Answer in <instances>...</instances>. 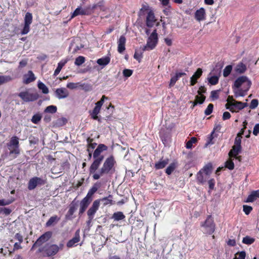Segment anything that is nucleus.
<instances>
[{"label": "nucleus", "instance_id": "e2e57ef3", "mask_svg": "<svg viewBox=\"0 0 259 259\" xmlns=\"http://www.w3.org/2000/svg\"><path fill=\"white\" fill-rule=\"evenodd\" d=\"M78 85H79V82H77V83L69 82L67 84L66 87L68 89L73 90V89L78 88Z\"/></svg>", "mask_w": 259, "mask_h": 259}, {"label": "nucleus", "instance_id": "7ed1b4c3", "mask_svg": "<svg viewBox=\"0 0 259 259\" xmlns=\"http://www.w3.org/2000/svg\"><path fill=\"white\" fill-rule=\"evenodd\" d=\"M158 42V35L156 30L155 29L147 39L146 45L143 47V51H149L153 50Z\"/></svg>", "mask_w": 259, "mask_h": 259}, {"label": "nucleus", "instance_id": "774afa93", "mask_svg": "<svg viewBox=\"0 0 259 259\" xmlns=\"http://www.w3.org/2000/svg\"><path fill=\"white\" fill-rule=\"evenodd\" d=\"M12 212V210L9 208H2L0 209V213H3L5 215H9Z\"/></svg>", "mask_w": 259, "mask_h": 259}, {"label": "nucleus", "instance_id": "a211bd4d", "mask_svg": "<svg viewBox=\"0 0 259 259\" xmlns=\"http://www.w3.org/2000/svg\"><path fill=\"white\" fill-rule=\"evenodd\" d=\"M100 205V200H96L94 201L92 206L89 209L87 212V214L88 216L94 215L97 210L98 209Z\"/></svg>", "mask_w": 259, "mask_h": 259}, {"label": "nucleus", "instance_id": "a19ab883", "mask_svg": "<svg viewBox=\"0 0 259 259\" xmlns=\"http://www.w3.org/2000/svg\"><path fill=\"white\" fill-rule=\"evenodd\" d=\"M100 107L95 106L92 111H90V115L93 119H97V115L100 113Z\"/></svg>", "mask_w": 259, "mask_h": 259}, {"label": "nucleus", "instance_id": "0eeeda50", "mask_svg": "<svg viewBox=\"0 0 259 259\" xmlns=\"http://www.w3.org/2000/svg\"><path fill=\"white\" fill-rule=\"evenodd\" d=\"M201 226L205 228L206 233L208 234H212L215 231V224L211 215L207 217L204 224Z\"/></svg>", "mask_w": 259, "mask_h": 259}, {"label": "nucleus", "instance_id": "39448f33", "mask_svg": "<svg viewBox=\"0 0 259 259\" xmlns=\"http://www.w3.org/2000/svg\"><path fill=\"white\" fill-rule=\"evenodd\" d=\"M223 67V63L218 62L216 64L215 68L212 71L214 75L208 78V82L211 85H215L218 83L219 77L218 76L217 74H218L219 75H220Z\"/></svg>", "mask_w": 259, "mask_h": 259}, {"label": "nucleus", "instance_id": "37998d69", "mask_svg": "<svg viewBox=\"0 0 259 259\" xmlns=\"http://www.w3.org/2000/svg\"><path fill=\"white\" fill-rule=\"evenodd\" d=\"M12 80L9 75H0V85L11 81Z\"/></svg>", "mask_w": 259, "mask_h": 259}, {"label": "nucleus", "instance_id": "0e129e2a", "mask_svg": "<svg viewBox=\"0 0 259 259\" xmlns=\"http://www.w3.org/2000/svg\"><path fill=\"white\" fill-rule=\"evenodd\" d=\"M133 74V70L128 69H125L123 70V75L124 77H128Z\"/></svg>", "mask_w": 259, "mask_h": 259}, {"label": "nucleus", "instance_id": "ddd939ff", "mask_svg": "<svg viewBox=\"0 0 259 259\" xmlns=\"http://www.w3.org/2000/svg\"><path fill=\"white\" fill-rule=\"evenodd\" d=\"M55 94L56 97L59 99L66 98L69 96V92L65 88H61L56 89Z\"/></svg>", "mask_w": 259, "mask_h": 259}, {"label": "nucleus", "instance_id": "69168bd1", "mask_svg": "<svg viewBox=\"0 0 259 259\" xmlns=\"http://www.w3.org/2000/svg\"><path fill=\"white\" fill-rule=\"evenodd\" d=\"M13 200H5L1 199L0 200V206H5L9 205L13 202Z\"/></svg>", "mask_w": 259, "mask_h": 259}, {"label": "nucleus", "instance_id": "4468645a", "mask_svg": "<svg viewBox=\"0 0 259 259\" xmlns=\"http://www.w3.org/2000/svg\"><path fill=\"white\" fill-rule=\"evenodd\" d=\"M91 11L89 10L88 7L84 8H81L80 7H78L76 8L75 11L73 12V13L72 14L71 18L78 15H91Z\"/></svg>", "mask_w": 259, "mask_h": 259}, {"label": "nucleus", "instance_id": "6e6d98bb", "mask_svg": "<svg viewBox=\"0 0 259 259\" xmlns=\"http://www.w3.org/2000/svg\"><path fill=\"white\" fill-rule=\"evenodd\" d=\"M246 252L245 251L238 252L236 253L235 256L233 259H245Z\"/></svg>", "mask_w": 259, "mask_h": 259}, {"label": "nucleus", "instance_id": "1a4fd4ad", "mask_svg": "<svg viewBox=\"0 0 259 259\" xmlns=\"http://www.w3.org/2000/svg\"><path fill=\"white\" fill-rule=\"evenodd\" d=\"M32 15L29 12L25 14L24 17V24L21 33L22 35L27 34L30 30V25L32 22Z\"/></svg>", "mask_w": 259, "mask_h": 259}, {"label": "nucleus", "instance_id": "58836bf2", "mask_svg": "<svg viewBox=\"0 0 259 259\" xmlns=\"http://www.w3.org/2000/svg\"><path fill=\"white\" fill-rule=\"evenodd\" d=\"M177 166V162H172L169 166L165 169V172L167 175H170Z\"/></svg>", "mask_w": 259, "mask_h": 259}, {"label": "nucleus", "instance_id": "2f4dec72", "mask_svg": "<svg viewBox=\"0 0 259 259\" xmlns=\"http://www.w3.org/2000/svg\"><path fill=\"white\" fill-rule=\"evenodd\" d=\"M110 61V58L109 57L106 56L100 58L97 60V63L100 66H105L109 63Z\"/></svg>", "mask_w": 259, "mask_h": 259}, {"label": "nucleus", "instance_id": "f3484780", "mask_svg": "<svg viewBox=\"0 0 259 259\" xmlns=\"http://www.w3.org/2000/svg\"><path fill=\"white\" fill-rule=\"evenodd\" d=\"M108 147L103 144L98 145L97 148L94 151L93 156V158H100L102 152L107 150Z\"/></svg>", "mask_w": 259, "mask_h": 259}, {"label": "nucleus", "instance_id": "c85d7f7f", "mask_svg": "<svg viewBox=\"0 0 259 259\" xmlns=\"http://www.w3.org/2000/svg\"><path fill=\"white\" fill-rule=\"evenodd\" d=\"M168 162L169 159L168 158L161 159L155 164V167L156 169H162L165 167Z\"/></svg>", "mask_w": 259, "mask_h": 259}, {"label": "nucleus", "instance_id": "338daca9", "mask_svg": "<svg viewBox=\"0 0 259 259\" xmlns=\"http://www.w3.org/2000/svg\"><path fill=\"white\" fill-rule=\"evenodd\" d=\"M202 74V70L201 68H199L197 69L193 76H194V78L197 79L201 76Z\"/></svg>", "mask_w": 259, "mask_h": 259}, {"label": "nucleus", "instance_id": "f704fd0d", "mask_svg": "<svg viewBox=\"0 0 259 259\" xmlns=\"http://www.w3.org/2000/svg\"><path fill=\"white\" fill-rule=\"evenodd\" d=\"M67 62V60H62L58 64V66L56 70L54 71V75L57 76L61 71L63 67L65 65V64Z\"/></svg>", "mask_w": 259, "mask_h": 259}, {"label": "nucleus", "instance_id": "c756f323", "mask_svg": "<svg viewBox=\"0 0 259 259\" xmlns=\"http://www.w3.org/2000/svg\"><path fill=\"white\" fill-rule=\"evenodd\" d=\"M112 199L113 196L110 194L107 197H105L98 200H100V202H102L103 203V205L105 206L108 204L112 205L113 204Z\"/></svg>", "mask_w": 259, "mask_h": 259}, {"label": "nucleus", "instance_id": "f257e3e1", "mask_svg": "<svg viewBox=\"0 0 259 259\" xmlns=\"http://www.w3.org/2000/svg\"><path fill=\"white\" fill-rule=\"evenodd\" d=\"M116 161L113 155L107 158L103 163L102 167L99 169L98 174L93 175L94 180H98L105 174H108L114 167Z\"/></svg>", "mask_w": 259, "mask_h": 259}, {"label": "nucleus", "instance_id": "c03bdc74", "mask_svg": "<svg viewBox=\"0 0 259 259\" xmlns=\"http://www.w3.org/2000/svg\"><path fill=\"white\" fill-rule=\"evenodd\" d=\"M255 241V239L249 236L244 237L242 239V243L247 245H250Z\"/></svg>", "mask_w": 259, "mask_h": 259}, {"label": "nucleus", "instance_id": "b1692460", "mask_svg": "<svg viewBox=\"0 0 259 259\" xmlns=\"http://www.w3.org/2000/svg\"><path fill=\"white\" fill-rule=\"evenodd\" d=\"M100 187V184L97 183H95L93 187L89 190L87 196L85 197L90 200H92V196L98 190V188Z\"/></svg>", "mask_w": 259, "mask_h": 259}, {"label": "nucleus", "instance_id": "4be33fe9", "mask_svg": "<svg viewBox=\"0 0 259 259\" xmlns=\"http://www.w3.org/2000/svg\"><path fill=\"white\" fill-rule=\"evenodd\" d=\"M241 146H239L237 145H234L232 147V150L229 153V155L230 157H234L237 159H238L240 160V157H237V155L241 152Z\"/></svg>", "mask_w": 259, "mask_h": 259}, {"label": "nucleus", "instance_id": "7c9ffc66", "mask_svg": "<svg viewBox=\"0 0 259 259\" xmlns=\"http://www.w3.org/2000/svg\"><path fill=\"white\" fill-rule=\"evenodd\" d=\"M234 89V93L235 96L237 98L238 97H244L246 95L247 91L248 90L247 89L246 90H243L242 89H237L235 88H233Z\"/></svg>", "mask_w": 259, "mask_h": 259}, {"label": "nucleus", "instance_id": "aec40b11", "mask_svg": "<svg viewBox=\"0 0 259 259\" xmlns=\"http://www.w3.org/2000/svg\"><path fill=\"white\" fill-rule=\"evenodd\" d=\"M36 78L32 71H28L27 74H24L23 82L24 84H28L35 80Z\"/></svg>", "mask_w": 259, "mask_h": 259}, {"label": "nucleus", "instance_id": "cd10ccee", "mask_svg": "<svg viewBox=\"0 0 259 259\" xmlns=\"http://www.w3.org/2000/svg\"><path fill=\"white\" fill-rule=\"evenodd\" d=\"M259 198V189L252 191L247 197L245 202H252Z\"/></svg>", "mask_w": 259, "mask_h": 259}, {"label": "nucleus", "instance_id": "a18cd8bd", "mask_svg": "<svg viewBox=\"0 0 259 259\" xmlns=\"http://www.w3.org/2000/svg\"><path fill=\"white\" fill-rule=\"evenodd\" d=\"M37 87L38 89L41 90L42 93L47 94L49 93V89L47 86L42 82L39 81L38 82Z\"/></svg>", "mask_w": 259, "mask_h": 259}, {"label": "nucleus", "instance_id": "2eb2a0df", "mask_svg": "<svg viewBox=\"0 0 259 259\" xmlns=\"http://www.w3.org/2000/svg\"><path fill=\"white\" fill-rule=\"evenodd\" d=\"M77 205V202L75 201V199L73 200L71 202L70 205L69 209L65 215V218L66 220H72V215L76 211Z\"/></svg>", "mask_w": 259, "mask_h": 259}, {"label": "nucleus", "instance_id": "13d9d810", "mask_svg": "<svg viewBox=\"0 0 259 259\" xmlns=\"http://www.w3.org/2000/svg\"><path fill=\"white\" fill-rule=\"evenodd\" d=\"M220 90H214L211 92L210 97L212 100H217L219 98V92Z\"/></svg>", "mask_w": 259, "mask_h": 259}, {"label": "nucleus", "instance_id": "864d4df0", "mask_svg": "<svg viewBox=\"0 0 259 259\" xmlns=\"http://www.w3.org/2000/svg\"><path fill=\"white\" fill-rule=\"evenodd\" d=\"M85 61V58L83 56H79L75 59L74 64L77 66H80Z\"/></svg>", "mask_w": 259, "mask_h": 259}, {"label": "nucleus", "instance_id": "49530a36", "mask_svg": "<svg viewBox=\"0 0 259 259\" xmlns=\"http://www.w3.org/2000/svg\"><path fill=\"white\" fill-rule=\"evenodd\" d=\"M92 201L84 197L80 203V207L87 209Z\"/></svg>", "mask_w": 259, "mask_h": 259}, {"label": "nucleus", "instance_id": "4c0bfd02", "mask_svg": "<svg viewBox=\"0 0 259 259\" xmlns=\"http://www.w3.org/2000/svg\"><path fill=\"white\" fill-rule=\"evenodd\" d=\"M67 119L65 117L58 118L54 123V125L57 127L62 126L66 124Z\"/></svg>", "mask_w": 259, "mask_h": 259}, {"label": "nucleus", "instance_id": "de8ad7c7", "mask_svg": "<svg viewBox=\"0 0 259 259\" xmlns=\"http://www.w3.org/2000/svg\"><path fill=\"white\" fill-rule=\"evenodd\" d=\"M57 107L54 105H50L46 107L45 109V112L50 113H55L57 112Z\"/></svg>", "mask_w": 259, "mask_h": 259}, {"label": "nucleus", "instance_id": "79ce46f5", "mask_svg": "<svg viewBox=\"0 0 259 259\" xmlns=\"http://www.w3.org/2000/svg\"><path fill=\"white\" fill-rule=\"evenodd\" d=\"M212 169V164L209 163L205 165L202 170V172L203 171L206 175H209L211 173Z\"/></svg>", "mask_w": 259, "mask_h": 259}, {"label": "nucleus", "instance_id": "4d7b16f0", "mask_svg": "<svg viewBox=\"0 0 259 259\" xmlns=\"http://www.w3.org/2000/svg\"><path fill=\"white\" fill-rule=\"evenodd\" d=\"M213 105L212 104H209L204 111V113L206 115H210L213 111Z\"/></svg>", "mask_w": 259, "mask_h": 259}, {"label": "nucleus", "instance_id": "412c9836", "mask_svg": "<svg viewBox=\"0 0 259 259\" xmlns=\"http://www.w3.org/2000/svg\"><path fill=\"white\" fill-rule=\"evenodd\" d=\"M195 18L198 21H201L205 19V10L203 8L197 10L195 13Z\"/></svg>", "mask_w": 259, "mask_h": 259}, {"label": "nucleus", "instance_id": "bf43d9fd", "mask_svg": "<svg viewBox=\"0 0 259 259\" xmlns=\"http://www.w3.org/2000/svg\"><path fill=\"white\" fill-rule=\"evenodd\" d=\"M258 104V101L257 99H253L251 100L249 105V108L251 109L256 108Z\"/></svg>", "mask_w": 259, "mask_h": 259}, {"label": "nucleus", "instance_id": "e433bc0d", "mask_svg": "<svg viewBox=\"0 0 259 259\" xmlns=\"http://www.w3.org/2000/svg\"><path fill=\"white\" fill-rule=\"evenodd\" d=\"M78 87H80L85 92H89L93 90V85L90 83L79 82Z\"/></svg>", "mask_w": 259, "mask_h": 259}, {"label": "nucleus", "instance_id": "680f3d73", "mask_svg": "<svg viewBox=\"0 0 259 259\" xmlns=\"http://www.w3.org/2000/svg\"><path fill=\"white\" fill-rule=\"evenodd\" d=\"M225 166L230 170H232L234 168V162L232 160H228L225 163Z\"/></svg>", "mask_w": 259, "mask_h": 259}, {"label": "nucleus", "instance_id": "603ef678", "mask_svg": "<svg viewBox=\"0 0 259 259\" xmlns=\"http://www.w3.org/2000/svg\"><path fill=\"white\" fill-rule=\"evenodd\" d=\"M93 141V140L92 139L88 138L87 139V141L89 143V144L88 145L87 151H88L90 149V150H91L92 151V150L94 149H95V148L96 147V146L97 145V143H92V142Z\"/></svg>", "mask_w": 259, "mask_h": 259}, {"label": "nucleus", "instance_id": "393cba45", "mask_svg": "<svg viewBox=\"0 0 259 259\" xmlns=\"http://www.w3.org/2000/svg\"><path fill=\"white\" fill-rule=\"evenodd\" d=\"M247 70L246 66L243 62H239L234 68V71L237 74H243Z\"/></svg>", "mask_w": 259, "mask_h": 259}, {"label": "nucleus", "instance_id": "052dcab7", "mask_svg": "<svg viewBox=\"0 0 259 259\" xmlns=\"http://www.w3.org/2000/svg\"><path fill=\"white\" fill-rule=\"evenodd\" d=\"M243 211L247 215L249 214L252 210V207L250 206L244 205L243 206Z\"/></svg>", "mask_w": 259, "mask_h": 259}, {"label": "nucleus", "instance_id": "6e6552de", "mask_svg": "<svg viewBox=\"0 0 259 259\" xmlns=\"http://www.w3.org/2000/svg\"><path fill=\"white\" fill-rule=\"evenodd\" d=\"M46 183V181L41 178L35 177L30 179L28 183L29 190L34 189L37 186H42Z\"/></svg>", "mask_w": 259, "mask_h": 259}, {"label": "nucleus", "instance_id": "423d86ee", "mask_svg": "<svg viewBox=\"0 0 259 259\" xmlns=\"http://www.w3.org/2000/svg\"><path fill=\"white\" fill-rule=\"evenodd\" d=\"M38 251H44L48 256L55 255L58 252V245L47 243L42 248H39Z\"/></svg>", "mask_w": 259, "mask_h": 259}, {"label": "nucleus", "instance_id": "a878e982", "mask_svg": "<svg viewBox=\"0 0 259 259\" xmlns=\"http://www.w3.org/2000/svg\"><path fill=\"white\" fill-rule=\"evenodd\" d=\"M186 75V74L185 72H177L174 76L171 77L169 84V87L171 88L174 86L179 78Z\"/></svg>", "mask_w": 259, "mask_h": 259}, {"label": "nucleus", "instance_id": "bb28decb", "mask_svg": "<svg viewBox=\"0 0 259 259\" xmlns=\"http://www.w3.org/2000/svg\"><path fill=\"white\" fill-rule=\"evenodd\" d=\"M205 96L204 95H201L199 96L197 95L195 96V100L194 101H190V103H192V106H191V108L193 109L194 107L197 105V104H202L203 103L205 100Z\"/></svg>", "mask_w": 259, "mask_h": 259}, {"label": "nucleus", "instance_id": "473e14b6", "mask_svg": "<svg viewBox=\"0 0 259 259\" xmlns=\"http://www.w3.org/2000/svg\"><path fill=\"white\" fill-rule=\"evenodd\" d=\"M103 2H99L96 4L93 5L92 6H88L89 10L91 11V14L94 13L95 10L100 9L101 10H103Z\"/></svg>", "mask_w": 259, "mask_h": 259}, {"label": "nucleus", "instance_id": "5fc2aeb1", "mask_svg": "<svg viewBox=\"0 0 259 259\" xmlns=\"http://www.w3.org/2000/svg\"><path fill=\"white\" fill-rule=\"evenodd\" d=\"M41 116L39 114H34L32 118L31 121L35 124H37L41 120Z\"/></svg>", "mask_w": 259, "mask_h": 259}, {"label": "nucleus", "instance_id": "8fccbe9b", "mask_svg": "<svg viewBox=\"0 0 259 259\" xmlns=\"http://www.w3.org/2000/svg\"><path fill=\"white\" fill-rule=\"evenodd\" d=\"M242 102L234 101V102H233L232 106H233L234 110H235L236 109H237L238 110H240L242 109Z\"/></svg>", "mask_w": 259, "mask_h": 259}, {"label": "nucleus", "instance_id": "f03ea898", "mask_svg": "<svg viewBox=\"0 0 259 259\" xmlns=\"http://www.w3.org/2000/svg\"><path fill=\"white\" fill-rule=\"evenodd\" d=\"M7 146L10 151V155L15 154V158L20 154L19 139L16 136L12 137Z\"/></svg>", "mask_w": 259, "mask_h": 259}, {"label": "nucleus", "instance_id": "72a5a7b5", "mask_svg": "<svg viewBox=\"0 0 259 259\" xmlns=\"http://www.w3.org/2000/svg\"><path fill=\"white\" fill-rule=\"evenodd\" d=\"M60 220V218L57 215L51 217L46 223V226L49 227L56 224Z\"/></svg>", "mask_w": 259, "mask_h": 259}, {"label": "nucleus", "instance_id": "9b49d317", "mask_svg": "<svg viewBox=\"0 0 259 259\" xmlns=\"http://www.w3.org/2000/svg\"><path fill=\"white\" fill-rule=\"evenodd\" d=\"M93 158L94 160L89 168V172L90 174L94 175L95 174H98V172H96V171L98 169L104 159V156H100V158Z\"/></svg>", "mask_w": 259, "mask_h": 259}, {"label": "nucleus", "instance_id": "9d476101", "mask_svg": "<svg viewBox=\"0 0 259 259\" xmlns=\"http://www.w3.org/2000/svg\"><path fill=\"white\" fill-rule=\"evenodd\" d=\"M52 236L51 232H47L41 235L33 244L31 250H33L35 247L41 246L43 243L46 242Z\"/></svg>", "mask_w": 259, "mask_h": 259}, {"label": "nucleus", "instance_id": "09e8293b", "mask_svg": "<svg viewBox=\"0 0 259 259\" xmlns=\"http://www.w3.org/2000/svg\"><path fill=\"white\" fill-rule=\"evenodd\" d=\"M197 141V139L195 137H192L190 140H189L186 145V147L187 149H191L192 147V145L194 143H196Z\"/></svg>", "mask_w": 259, "mask_h": 259}, {"label": "nucleus", "instance_id": "3c124183", "mask_svg": "<svg viewBox=\"0 0 259 259\" xmlns=\"http://www.w3.org/2000/svg\"><path fill=\"white\" fill-rule=\"evenodd\" d=\"M232 70V65H228L227 66L223 71V76L225 77L228 76L231 72Z\"/></svg>", "mask_w": 259, "mask_h": 259}, {"label": "nucleus", "instance_id": "f8f14e48", "mask_svg": "<svg viewBox=\"0 0 259 259\" xmlns=\"http://www.w3.org/2000/svg\"><path fill=\"white\" fill-rule=\"evenodd\" d=\"M245 82H247L248 86L247 90H248L251 85V82L245 76H241L237 78L234 82L233 88L237 89L240 88L241 85Z\"/></svg>", "mask_w": 259, "mask_h": 259}, {"label": "nucleus", "instance_id": "c9c22d12", "mask_svg": "<svg viewBox=\"0 0 259 259\" xmlns=\"http://www.w3.org/2000/svg\"><path fill=\"white\" fill-rule=\"evenodd\" d=\"M144 51H143V47L140 48L139 50H136L134 57L135 59L138 60L139 62H141L142 58V54Z\"/></svg>", "mask_w": 259, "mask_h": 259}, {"label": "nucleus", "instance_id": "6ab92c4d", "mask_svg": "<svg viewBox=\"0 0 259 259\" xmlns=\"http://www.w3.org/2000/svg\"><path fill=\"white\" fill-rule=\"evenodd\" d=\"M126 38L124 35H121L118 40L117 51L119 53H122L125 50Z\"/></svg>", "mask_w": 259, "mask_h": 259}, {"label": "nucleus", "instance_id": "dca6fc26", "mask_svg": "<svg viewBox=\"0 0 259 259\" xmlns=\"http://www.w3.org/2000/svg\"><path fill=\"white\" fill-rule=\"evenodd\" d=\"M155 21L156 19L153 12L152 11H150L148 13L146 17V26L148 27H152L154 26Z\"/></svg>", "mask_w": 259, "mask_h": 259}, {"label": "nucleus", "instance_id": "20e7f679", "mask_svg": "<svg viewBox=\"0 0 259 259\" xmlns=\"http://www.w3.org/2000/svg\"><path fill=\"white\" fill-rule=\"evenodd\" d=\"M18 96L24 102H33L39 98V95L36 92L30 93L28 90L20 92Z\"/></svg>", "mask_w": 259, "mask_h": 259}, {"label": "nucleus", "instance_id": "ea45409f", "mask_svg": "<svg viewBox=\"0 0 259 259\" xmlns=\"http://www.w3.org/2000/svg\"><path fill=\"white\" fill-rule=\"evenodd\" d=\"M112 218L115 221H118L123 220L125 218V215L122 212L118 211L113 213Z\"/></svg>", "mask_w": 259, "mask_h": 259}, {"label": "nucleus", "instance_id": "5701e85b", "mask_svg": "<svg viewBox=\"0 0 259 259\" xmlns=\"http://www.w3.org/2000/svg\"><path fill=\"white\" fill-rule=\"evenodd\" d=\"M80 240L79 230H77L75 233L74 237L70 239L67 243V246L70 248L75 245V243L78 242Z\"/></svg>", "mask_w": 259, "mask_h": 259}]
</instances>
